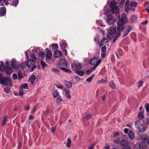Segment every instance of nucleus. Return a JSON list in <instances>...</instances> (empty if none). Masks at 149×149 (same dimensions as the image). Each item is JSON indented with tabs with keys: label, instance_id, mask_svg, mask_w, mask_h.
<instances>
[{
	"label": "nucleus",
	"instance_id": "obj_1",
	"mask_svg": "<svg viewBox=\"0 0 149 149\" xmlns=\"http://www.w3.org/2000/svg\"><path fill=\"white\" fill-rule=\"evenodd\" d=\"M117 22V29L118 31H123L125 27V24L127 22V19L125 14L123 13L120 18Z\"/></svg>",
	"mask_w": 149,
	"mask_h": 149
},
{
	"label": "nucleus",
	"instance_id": "obj_2",
	"mask_svg": "<svg viewBox=\"0 0 149 149\" xmlns=\"http://www.w3.org/2000/svg\"><path fill=\"white\" fill-rule=\"evenodd\" d=\"M0 83L4 86H8L10 87L13 86L10 79L8 77H2L1 74H0Z\"/></svg>",
	"mask_w": 149,
	"mask_h": 149
},
{
	"label": "nucleus",
	"instance_id": "obj_3",
	"mask_svg": "<svg viewBox=\"0 0 149 149\" xmlns=\"http://www.w3.org/2000/svg\"><path fill=\"white\" fill-rule=\"evenodd\" d=\"M116 30L115 28L113 27H110L109 29L107 37L110 40L114 38L116 36Z\"/></svg>",
	"mask_w": 149,
	"mask_h": 149
},
{
	"label": "nucleus",
	"instance_id": "obj_4",
	"mask_svg": "<svg viewBox=\"0 0 149 149\" xmlns=\"http://www.w3.org/2000/svg\"><path fill=\"white\" fill-rule=\"evenodd\" d=\"M147 145L145 142H141L136 144L134 147L135 148L137 149H145L147 147Z\"/></svg>",
	"mask_w": 149,
	"mask_h": 149
},
{
	"label": "nucleus",
	"instance_id": "obj_5",
	"mask_svg": "<svg viewBox=\"0 0 149 149\" xmlns=\"http://www.w3.org/2000/svg\"><path fill=\"white\" fill-rule=\"evenodd\" d=\"M71 67L74 70H79L81 68V64L77 62H74L71 64Z\"/></svg>",
	"mask_w": 149,
	"mask_h": 149
},
{
	"label": "nucleus",
	"instance_id": "obj_6",
	"mask_svg": "<svg viewBox=\"0 0 149 149\" xmlns=\"http://www.w3.org/2000/svg\"><path fill=\"white\" fill-rule=\"evenodd\" d=\"M138 4L137 3L134 1H132L130 2L129 4V7L130 10L135 11V8L137 6Z\"/></svg>",
	"mask_w": 149,
	"mask_h": 149
},
{
	"label": "nucleus",
	"instance_id": "obj_7",
	"mask_svg": "<svg viewBox=\"0 0 149 149\" xmlns=\"http://www.w3.org/2000/svg\"><path fill=\"white\" fill-rule=\"evenodd\" d=\"M58 65L63 66L67 67V61L64 58H62L60 60Z\"/></svg>",
	"mask_w": 149,
	"mask_h": 149
},
{
	"label": "nucleus",
	"instance_id": "obj_8",
	"mask_svg": "<svg viewBox=\"0 0 149 149\" xmlns=\"http://www.w3.org/2000/svg\"><path fill=\"white\" fill-rule=\"evenodd\" d=\"M115 21V19H114V17L111 16L108 17L107 22L109 24H114Z\"/></svg>",
	"mask_w": 149,
	"mask_h": 149
},
{
	"label": "nucleus",
	"instance_id": "obj_9",
	"mask_svg": "<svg viewBox=\"0 0 149 149\" xmlns=\"http://www.w3.org/2000/svg\"><path fill=\"white\" fill-rule=\"evenodd\" d=\"M132 26H127L124 31V33L123 34V37H125L127 36L130 31L132 30Z\"/></svg>",
	"mask_w": 149,
	"mask_h": 149
},
{
	"label": "nucleus",
	"instance_id": "obj_10",
	"mask_svg": "<svg viewBox=\"0 0 149 149\" xmlns=\"http://www.w3.org/2000/svg\"><path fill=\"white\" fill-rule=\"evenodd\" d=\"M100 60V62H101V59H100L99 60L98 59V58L97 57H95L93 58L91 60L90 63L91 64L93 65H96V63H97V62Z\"/></svg>",
	"mask_w": 149,
	"mask_h": 149
},
{
	"label": "nucleus",
	"instance_id": "obj_11",
	"mask_svg": "<svg viewBox=\"0 0 149 149\" xmlns=\"http://www.w3.org/2000/svg\"><path fill=\"white\" fill-rule=\"evenodd\" d=\"M112 11L113 13H115L117 14L118 17L120 18V14L119 13V8L118 6L114 7L112 8Z\"/></svg>",
	"mask_w": 149,
	"mask_h": 149
},
{
	"label": "nucleus",
	"instance_id": "obj_12",
	"mask_svg": "<svg viewBox=\"0 0 149 149\" xmlns=\"http://www.w3.org/2000/svg\"><path fill=\"white\" fill-rule=\"evenodd\" d=\"M27 57L29 60L33 62L35 61L36 60V56L33 53L30 56L27 55Z\"/></svg>",
	"mask_w": 149,
	"mask_h": 149
},
{
	"label": "nucleus",
	"instance_id": "obj_13",
	"mask_svg": "<svg viewBox=\"0 0 149 149\" xmlns=\"http://www.w3.org/2000/svg\"><path fill=\"white\" fill-rule=\"evenodd\" d=\"M64 91L65 93V95L66 97L68 99H70L71 97L70 95V90L68 88H65L64 89Z\"/></svg>",
	"mask_w": 149,
	"mask_h": 149
},
{
	"label": "nucleus",
	"instance_id": "obj_14",
	"mask_svg": "<svg viewBox=\"0 0 149 149\" xmlns=\"http://www.w3.org/2000/svg\"><path fill=\"white\" fill-rule=\"evenodd\" d=\"M138 128L139 131L142 132H144L146 130V128L145 127L144 125L143 124H140Z\"/></svg>",
	"mask_w": 149,
	"mask_h": 149
},
{
	"label": "nucleus",
	"instance_id": "obj_15",
	"mask_svg": "<svg viewBox=\"0 0 149 149\" xmlns=\"http://www.w3.org/2000/svg\"><path fill=\"white\" fill-rule=\"evenodd\" d=\"M11 66L14 69L17 68L18 65L17 62L15 60H12L11 62Z\"/></svg>",
	"mask_w": 149,
	"mask_h": 149
},
{
	"label": "nucleus",
	"instance_id": "obj_16",
	"mask_svg": "<svg viewBox=\"0 0 149 149\" xmlns=\"http://www.w3.org/2000/svg\"><path fill=\"white\" fill-rule=\"evenodd\" d=\"M6 8L4 7H1L0 8V16H3L6 13Z\"/></svg>",
	"mask_w": 149,
	"mask_h": 149
},
{
	"label": "nucleus",
	"instance_id": "obj_17",
	"mask_svg": "<svg viewBox=\"0 0 149 149\" xmlns=\"http://www.w3.org/2000/svg\"><path fill=\"white\" fill-rule=\"evenodd\" d=\"M120 144L122 146L125 147L128 146L129 143L125 139H123L121 140Z\"/></svg>",
	"mask_w": 149,
	"mask_h": 149
},
{
	"label": "nucleus",
	"instance_id": "obj_18",
	"mask_svg": "<svg viewBox=\"0 0 149 149\" xmlns=\"http://www.w3.org/2000/svg\"><path fill=\"white\" fill-rule=\"evenodd\" d=\"M5 72L7 75H10L13 72V70L10 67H7L5 69Z\"/></svg>",
	"mask_w": 149,
	"mask_h": 149
},
{
	"label": "nucleus",
	"instance_id": "obj_19",
	"mask_svg": "<svg viewBox=\"0 0 149 149\" xmlns=\"http://www.w3.org/2000/svg\"><path fill=\"white\" fill-rule=\"evenodd\" d=\"M62 55V52L59 50H57L55 52L54 54V56L56 58H58L60 57Z\"/></svg>",
	"mask_w": 149,
	"mask_h": 149
},
{
	"label": "nucleus",
	"instance_id": "obj_20",
	"mask_svg": "<svg viewBox=\"0 0 149 149\" xmlns=\"http://www.w3.org/2000/svg\"><path fill=\"white\" fill-rule=\"evenodd\" d=\"M36 78L35 76L34 75H33L29 78L28 80V81L30 82L32 84H33L34 82L36 80Z\"/></svg>",
	"mask_w": 149,
	"mask_h": 149
},
{
	"label": "nucleus",
	"instance_id": "obj_21",
	"mask_svg": "<svg viewBox=\"0 0 149 149\" xmlns=\"http://www.w3.org/2000/svg\"><path fill=\"white\" fill-rule=\"evenodd\" d=\"M140 138L142 140L146 141L148 140V136L147 134H144L141 135Z\"/></svg>",
	"mask_w": 149,
	"mask_h": 149
},
{
	"label": "nucleus",
	"instance_id": "obj_22",
	"mask_svg": "<svg viewBox=\"0 0 149 149\" xmlns=\"http://www.w3.org/2000/svg\"><path fill=\"white\" fill-rule=\"evenodd\" d=\"M52 57V54L49 50H48L47 53L46 55V59H48L49 60Z\"/></svg>",
	"mask_w": 149,
	"mask_h": 149
},
{
	"label": "nucleus",
	"instance_id": "obj_23",
	"mask_svg": "<svg viewBox=\"0 0 149 149\" xmlns=\"http://www.w3.org/2000/svg\"><path fill=\"white\" fill-rule=\"evenodd\" d=\"M129 2V0H128L126 1V5L125 7V9L126 12H128L130 9L129 6L128 5Z\"/></svg>",
	"mask_w": 149,
	"mask_h": 149
},
{
	"label": "nucleus",
	"instance_id": "obj_24",
	"mask_svg": "<svg viewBox=\"0 0 149 149\" xmlns=\"http://www.w3.org/2000/svg\"><path fill=\"white\" fill-rule=\"evenodd\" d=\"M129 137L131 139H133L134 137V134L132 131H130L128 134Z\"/></svg>",
	"mask_w": 149,
	"mask_h": 149
},
{
	"label": "nucleus",
	"instance_id": "obj_25",
	"mask_svg": "<svg viewBox=\"0 0 149 149\" xmlns=\"http://www.w3.org/2000/svg\"><path fill=\"white\" fill-rule=\"evenodd\" d=\"M108 42V40L106 38H104L101 41L100 44V46H102L104 45L107 43Z\"/></svg>",
	"mask_w": 149,
	"mask_h": 149
},
{
	"label": "nucleus",
	"instance_id": "obj_26",
	"mask_svg": "<svg viewBox=\"0 0 149 149\" xmlns=\"http://www.w3.org/2000/svg\"><path fill=\"white\" fill-rule=\"evenodd\" d=\"M91 115L90 114H89L83 117L82 118L83 121H86L88 119L91 118Z\"/></svg>",
	"mask_w": 149,
	"mask_h": 149
},
{
	"label": "nucleus",
	"instance_id": "obj_27",
	"mask_svg": "<svg viewBox=\"0 0 149 149\" xmlns=\"http://www.w3.org/2000/svg\"><path fill=\"white\" fill-rule=\"evenodd\" d=\"M65 86L67 87L68 88H70L72 86V84L71 82L65 81Z\"/></svg>",
	"mask_w": 149,
	"mask_h": 149
},
{
	"label": "nucleus",
	"instance_id": "obj_28",
	"mask_svg": "<svg viewBox=\"0 0 149 149\" xmlns=\"http://www.w3.org/2000/svg\"><path fill=\"white\" fill-rule=\"evenodd\" d=\"M76 73L80 76H82L84 74L85 72L83 71L77 70L76 71Z\"/></svg>",
	"mask_w": 149,
	"mask_h": 149
},
{
	"label": "nucleus",
	"instance_id": "obj_29",
	"mask_svg": "<svg viewBox=\"0 0 149 149\" xmlns=\"http://www.w3.org/2000/svg\"><path fill=\"white\" fill-rule=\"evenodd\" d=\"M71 143L72 141L70 139H68L66 144V146L68 148H70L71 146Z\"/></svg>",
	"mask_w": 149,
	"mask_h": 149
},
{
	"label": "nucleus",
	"instance_id": "obj_30",
	"mask_svg": "<svg viewBox=\"0 0 149 149\" xmlns=\"http://www.w3.org/2000/svg\"><path fill=\"white\" fill-rule=\"evenodd\" d=\"M138 117L141 119H143L144 118L143 112V111H141L139 112L138 115Z\"/></svg>",
	"mask_w": 149,
	"mask_h": 149
},
{
	"label": "nucleus",
	"instance_id": "obj_31",
	"mask_svg": "<svg viewBox=\"0 0 149 149\" xmlns=\"http://www.w3.org/2000/svg\"><path fill=\"white\" fill-rule=\"evenodd\" d=\"M95 74H93L90 77L88 78L86 81L88 83L92 81L93 78L95 77Z\"/></svg>",
	"mask_w": 149,
	"mask_h": 149
},
{
	"label": "nucleus",
	"instance_id": "obj_32",
	"mask_svg": "<svg viewBox=\"0 0 149 149\" xmlns=\"http://www.w3.org/2000/svg\"><path fill=\"white\" fill-rule=\"evenodd\" d=\"M40 64L42 67V69L44 70L45 68L47 66V65L44 61L42 60L40 61Z\"/></svg>",
	"mask_w": 149,
	"mask_h": 149
},
{
	"label": "nucleus",
	"instance_id": "obj_33",
	"mask_svg": "<svg viewBox=\"0 0 149 149\" xmlns=\"http://www.w3.org/2000/svg\"><path fill=\"white\" fill-rule=\"evenodd\" d=\"M116 4V3L115 1H111L109 4V6L110 7L113 8L114 7H115Z\"/></svg>",
	"mask_w": 149,
	"mask_h": 149
},
{
	"label": "nucleus",
	"instance_id": "obj_34",
	"mask_svg": "<svg viewBox=\"0 0 149 149\" xmlns=\"http://www.w3.org/2000/svg\"><path fill=\"white\" fill-rule=\"evenodd\" d=\"M58 46L57 44H55L52 45V49L54 51L57 49Z\"/></svg>",
	"mask_w": 149,
	"mask_h": 149
},
{
	"label": "nucleus",
	"instance_id": "obj_35",
	"mask_svg": "<svg viewBox=\"0 0 149 149\" xmlns=\"http://www.w3.org/2000/svg\"><path fill=\"white\" fill-rule=\"evenodd\" d=\"M59 95V94L58 91L56 90H55L54 91L53 94V96L54 97L56 98Z\"/></svg>",
	"mask_w": 149,
	"mask_h": 149
},
{
	"label": "nucleus",
	"instance_id": "obj_36",
	"mask_svg": "<svg viewBox=\"0 0 149 149\" xmlns=\"http://www.w3.org/2000/svg\"><path fill=\"white\" fill-rule=\"evenodd\" d=\"M8 118V117L7 116H5L4 118L3 119V121H2V125H5L6 122L7 121V119Z\"/></svg>",
	"mask_w": 149,
	"mask_h": 149
},
{
	"label": "nucleus",
	"instance_id": "obj_37",
	"mask_svg": "<svg viewBox=\"0 0 149 149\" xmlns=\"http://www.w3.org/2000/svg\"><path fill=\"white\" fill-rule=\"evenodd\" d=\"M67 45V43L65 42H63L61 44V49L65 48L66 47Z\"/></svg>",
	"mask_w": 149,
	"mask_h": 149
},
{
	"label": "nucleus",
	"instance_id": "obj_38",
	"mask_svg": "<svg viewBox=\"0 0 149 149\" xmlns=\"http://www.w3.org/2000/svg\"><path fill=\"white\" fill-rule=\"evenodd\" d=\"M37 54L43 58L45 56V54L44 52H37Z\"/></svg>",
	"mask_w": 149,
	"mask_h": 149
},
{
	"label": "nucleus",
	"instance_id": "obj_39",
	"mask_svg": "<svg viewBox=\"0 0 149 149\" xmlns=\"http://www.w3.org/2000/svg\"><path fill=\"white\" fill-rule=\"evenodd\" d=\"M110 86L112 88H115V84L113 81H110Z\"/></svg>",
	"mask_w": 149,
	"mask_h": 149
},
{
	"label": "nucleus",
	"instance_id": "obj_40",
	"mask_svg": "<svg viewBox=\"0 0 149 149\" xmlns=\"http://www.w3.org/2000/svg\"><path fill=\"white\" fill-rule=\"evenodd\" d=\"M146 111L147 112H149V103H146L145 104Z\"/></svg>",
	"mask_w": 149,
	"mask_h": 149
},
{
	"label": "nucleus",
	"instance_id": "obj_41",
	"mask_svg": "<svg viewBox=\"0 0 149 149\" xmlns=\"http://www.w3.org/2000/svg\"><path fill=\"white\" fill-rule=\"evenodd\" d=\"M10 87H7L5 88L4 89V92L7 93H9L10 91Z\"/></svg>",
	"mask_w": 149,
	"mask_h": 149
},
{
	"label": "nucleus",
	"instance_id": "obj_42",
	"mask_svg": "<svg viewBox=\"0 0 149 149\" xmlns=\"http://www.w3.org/2000/svg\"><path fill=\"white\" fill-rule=\"evenodd\" d=\"M5 66L4 64L0 65V71L2 72L4 70Z\"/></svg>",
	"mask_w": 149,
	"mask_h": 149
},
{
	"label": "nucleus",
	"instance_id": "obj_43",
	"mask_svg": "<svg viewBox=\"0 0 149 149\" xmlns=\"http://www.w3.org/2000/svg\"><path fill=\"white\" fill-rule=\"evenodd\" d=\"M32 61H30L29 60L27 61L26 62V65L29 67H30L32 65Z\"/></svg>",
	"mask_w": 149,
	"mask_h": 149
},
{
	"label": "nucleus",
	"instance_id": "obj_44",
	"mask_svg": "<svg viewBox=\"0 0 149 149\" xmlns=\"http://www.w3.org/2000/svg\"><path fill=\"white\" fill-rule=\"evenodd\" d=\"M63 100L61 97H58L57 98L56 101L57 103L59 104L60 102Z\"/></svg>",
	"mask_w": 149,
	"mask_h": 149
},
{
	"label": "nucleus",
	"instance_id": "obj_45",
	"mask_svg": "<svg viewBox=\"0 0 149 149\" xmlns=\"http://www.w3.org/2000/svg\"><path fill=\"white\" fill-rule=\"evenodd\" d=\"M56 86L58 88H60L61 89H63V86L62 85H61L59 84H56Z\"/></svg>",
	"mask_w": 149,
	"mask_h": 149
},
{
	"label": "nucleus",
	"instance_id": "obj_46",
	"mask_svg": "<svg viewBox=\"0 0 149 149\" xmlns=\"http://www.w3.org/2000/svg\"><path fill=\"white\" fill-rule=\"evenodd\" d=\"M119 36V35L118 34V35L116 36H115V37L113 38H114V39L113 41V43H115V42L117 40V39L118 38Z\"/></svg>",
	"mask_w": 149,
	"mask_h": 149
},
{
	"label": "nucleus",
	"instance_id": "obj_47",
	"mask_svg": "<svg viewBox=\"0 0 149 149\" xmlns=\"http://www.w3.org/2000/svg\"><path fill=\"white\" fill-rule=\"evenodd\" d=\"M100 60L98 61L97 62V63H96V65H94L93 67L91 68V69H93L95 68L97 66L100 64Z\"/></svg>",
	"mask_w": 149,
	"mask_h": 149
},
{
	"label": "nucleus",
	"instance_id": "obj_48",
	"mask_svg": "<svg viewBox=\"0 0 149 149\" xmlns=\"http://www.w3.org/2000/svg\"><path fill=\"white\" fill-rule=\"evenodd\" d=\"M36 68V65L34 64H33V66L30 70V72H33V71Z\"/></svg>",
	"mask_w": 149,
	"mask_h": 149
},
{
	"label": "nucleus",
	"instance_id": "obj_49",
	"mask_svg": "<svg viewBox=\"0 0 149 149\" xmlns=\"http://www.w3.org/2000/svg\"><path fill=\"white\" fill-rule=\"evenodd\" d=\"M18 79L20 80L23 77V76L21 73H18Z\"/></svg>",
	"mask_w": 149,
	"mask_h": 149
},
{
	"label": "nucleus",
	"instance_id": "obj_50",
	"mask_svg": "<svg viewBox=\"0 0 149 149\" xmlns=\"http://www.w3.org/2000/svg\"><path fill=\"white\" fill-rule=\"evenodd\" d=\"M18 3L19 0H15L13 2V5L16 6L18 4Z\"/></svg>",
	"mask_w": 149,
	"mask_h": 149
},
{
	"label": "nucleus",
	"instance_id": "obj_51",
	"mask_svg": "<svg viewBox=\"0 0 149 149\" xmlns=\"http://www.w3.org/2000/svg\"><path fill=\"white\" fill-rule=\"evenodd\" d=\"M125 0H121V1L120 2V6L121 7H123V5L124 3Z\"/></svg>",
	"mask_w": 149,
	"mask_h": 149
},
{
	"label": "nucleus",
	"instance_id": "obj_52",
	"mask_svg": "<svg viewBox=\"0 0 149 149\" xmlns=\"http://www.w3.org/2000/svg\"><path fill=\"white\" fill-rule=\"evenodd\" d=\"M137 19V16L136 15H132L131 17V19L133 21Z\"/></svg>",
	"mask_w": 149,
	"mask_h": 149
},
{
	"label": "nucleus",
	"instance_id": "obj_53",
	"mask_svg": "<svg viewBox=\"0 0 149 149\" xmlns=\"http://www.w3.org/2000/svg\"><path fill=\"white\" fill-rule=\"evenodd\" d=\"M92 72V71L91 70H86V75H88L91 73Z\"/></svg>",
	"mask_w": 149,
	"mask_h": 149
},
{
	"label": "nucleus",
	"instance_id": "obj_54",
	"mask_svg": "<svg viewBox=\"0 0 149 149\" xmlns=\"http://www.w3.org/2000/svg\"><path fill=\"white\" fill-rule=\"evenodd\" d=\"M24 92L22 89H20L19 92V95L21 96L23 94Z\"/></svg>",
	"mask_w": 149,
	"mask_h": 149
},
{
	"label": "nucleus",
	"instance_id": "obj_55",
	"mask_svg": "<svg viewBox=\"0 0 149 149\" xmlns=\"http://www.w3.org/2000/svg\"><path fill=\"white\" fill-rule=\"evenodd\" d=\"M27 86L28 85L27 84H24L21 86V88L24 89L26 88Z\"/></svg>",
	"mask_w": 149,
	"mask_h": 149
},
{
	"label": "nucleus",
	"instance_id": "obj_56",
	"mask_svg": "<svg viewBox=\"0 0 149 149\" xmlns=\"http://www.w3.org/2000/svg\"><path fill=\"white\" fill-rule=\"evenodd\" d=\"M102 52L103 53L105 52H106V47L105 46H103L101 48Z\"/></svg>",
	"mask_w": 149,
	"mask_h": 149
},
{
	"label": "nucleus",
	"instance_id": "obj_57",
	"mask_svg": "<svg viewBox=\"0 0 149 149\" xmlns=\"http://www.w3.org/2000/svg\"><path fill=\"white\" fill-rule=\"evenodd\" d=\"M107 79H102V80L98 81V83H105V82H107Z\"/></svg>",
	"mask_w": 149,
	"mask_h": 149
},
{
	"label": "nucleus",
	"instance_id": "obj_58",
	"mask_svg": "<svg viewBox=\"0 0 149 149\" xmlns=\"http://www.w3.org/2000/svg\"><path fill=\"white\" fill-rule=\"evenodd\" d=\"M13 79L14 80L17 78V76L16 74H14L13 75Z\"/></svg>",
	"mask_w": 149,
	"mask_h": 149
},
{
	"label": "nucleus",
	"instance_id": "obj_59",
	"mask_svg": "<svg viewBox=\"0 0 149 149\" xmlns=\"http://www.w3.org/2000/svg\"><path fill=\"white\" fill-rule=\"evenodd\" d=\"M143 84V81H139L138 83V86L140 87Z\"/></svg>",
	"mask_w": 149,
	"mask_h": 149
},
{
	"label": "nucleus",
	"instance_id": "obj_60",
	"mask_svg": "<svg viewBox=\"0 0 149 149\" xmlns=\"http://www.w3.org/2000/svg\"><path fill=\"white\" fill-rule=\"evenodd\" d=\"M56 127H54L51 128V130L53 133H54L56 129Z\"/></svg>",
	"mask_w": 149,
	"mask_h": 149
},
{
	"label": "nucleus",
	"instance_id": "obj_61",
	"mask_svg": "<svg viewBox=\"0 0 149 149\" xmlns=\"http://www.w3.org/2000/svg\"><path fill=\"white\" fill-rule=\"evenodd\" d=\"M119 134V132L115 133L113 135V137H115L118 136Z\"/></svg>",
	"mask_w": 149,
	"mask_h": 149
},
{
	"label": "nucleus",
	"instance_id": "obj_62",
	"mask_svg": "<svg viewBox=\"0 0 149 149\" xmlns=\"http://www.w3.org/2000/svg\"><path fill=\"white\" fill-rule=\"evenodd\" d=\"M6 0H3L0 3V6H3L5 3Z\"/></svg>",
	"mask_w": 149,
	"mask_h": 149
},
{
	"label": "nucleus",
	"instance_id": "obj_63",
	"mask_svg": "<svg viewBox=\"0 0 149 149\" xmlns=\"http://www.w3.org/2000/svg\"><path fill=\"white\" fill-rule=\"evenodd\" d=\"M124 132L125 134H127L128 133L129 130L127 128H125L124 130Z\"/></svg>",
	"mask_w": 149,
	"mask_h": 149
},
{
	"label": "nucleus",
	"instance_id": "obj_64",
	"mask_svg": "<svg viewBox=\"0 0 149 149\" xmlns=\"http://www.w3.org/2000/svg\"><path fill=\"white\" fill-rule=\"evenodd\" d=\"M63 52L65 55H66L67 54V51L66 49H64L63 50Z\"/></svg>",
	"mask_w": 149,
	"mask_h": 149
}]
</instances>
